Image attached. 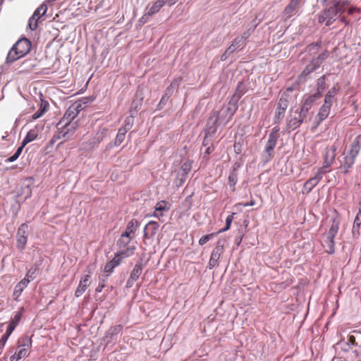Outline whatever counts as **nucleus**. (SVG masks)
Wrapping results in <instances>:
<instances>
[{
    "label": "nucleus",
    "instance_id": "nucleus-1",
    "mask_svg": "<svg viewBox=\"0 0 361 361\" xmlns=\"http://www.w3.org/2000/svg\"><path fill=\"white\" fill-rule=\"evenodd\" d=\"M348 2L341 0H333L328 6L318 15V22L325 23L326 26L331 25L337 18V15L343 13L347 8Z\"/></svg>",
    "mask_w": 361,
    "mask_h": 361
},
{
    "label": "nucleus",
    "instance_id": "nucleus-2",
    "mask_svg": "<svg viewBox=\"0 0 361 361\" xmlns=\"http://www.w3.org/2000/svg\"><path fill=\"white\" fill-rule=\"evenodd\" d=\"M341 221V214L334 211V215L330 217V226L327 233L323 235L322 245L329 254H333L335 250L334 238L337 235Z\"/></svg>",
    "mask_w": 361,
    "mask_h": 361
},
{
    "label": "nucleus",
    "instance_id": "nucleus-3",
    "mask_svg": "<svg viewBox=\"0 0 361 361\" xmlns=\"http://www.w3.org/2000/svg\"><path fill=\"white\" fill-rule=\"evenodd\" d=\"M234 113L229 107L222 108L220 111H214L207 121L206 135H214L216 132L217 125H226L232 118Z\"/></svg>",
    "mask_w": 361,
    "mask_h": 361
},
{
    "label": "nucleus",
    "instance_id": "nucleus-4",
    "mask_svg": "<svg viewBox=\"0 0 361 361\" xmlns=\"http://www.w3.org/2000/svg\"><path fill=\"white\" fill-rule=\"evenodd\" d=\"M31 42L27 38H21L16 42L8 53L6 63H13L28 54L31 49Z\"/></svg>",
    "mask_w": 361,
    "mask_h": 361
},
{
    "label": "nucleus",
    "instance_id": "nucleus-5",
    "mask_svg": "<svg viewBox=\"0 0 361 361\" xmlns=\"http://www.w3.org/2000/svg\"><path fill=\"white\" fill-rule=\"evenodd\" d=\"M294 88L288 87L282 92L274 113V123H279L284 118L289 102L293 99Z\"/></svg>",
    "mask_w": 361,
    "mask_h": 361
},
{
    "label": "nucleus",
    "instance_id": "nucleus-6",
    "mask_svg": "<svg viewBox=\"0 0 361 361\" xmlns=\"http://www.w3.org/2000/svg\"><path fill=\"white\" fill-rule=\"evenodd\" d=\"M307 115L301 109L295 111L290 109L286 119L288 128L290 130L298 128L302 123Z\"/></svg>",
    "mask_w": 361,
    "mask_h": 361
},
{
    "label": "nucleus",
    "instance_id": "nucleus-7",
    "mask_svg": "<svg viewBox=\"0 0 361 361\" xmlns=\"http://www.w3.org/2000/svg\"><path fill=\"white\" fill-rule=\"evenodd\" d=\"M56 128L58 133L54 136L52 141L54 139H63L66 140L73 137L75 132L77 124L76 123H64V125H59V123H58Z\"/></svg>",
    "mask_w": 361,
    "mask_h": 361
},
{
    "label": "nucleus",
    "instance_id": "nucleus-8",
    "mask_svg": "<svg viewBox=\"0 0 361 361\" xmlns=\"http://www.w3.org/2000/svg\"><path fill=\"white\" fill-rule=\"evenodd\" d=\"M337 148L338 147L335 144L331 146H327L325 148L324 152L323 154V164L322 166L319 168L322 169V172L324 173H326V172L329 171V170L327 169H329L334 162Z\"/></svg>",
    "mask_w": 361,
    "mask_h": 361
},
{
    "label": "nucleus",
    "instance_id": "nucleus-9",
    "mask_svg": "<svg viewBox=\"0 0 361 361\" xmlns=\"http://www.w3.org/2000/svg\"><path fill=\"white\" fill-rule=\"evenodd\" d=\"M324 173L322 172V169H318L317 173L314 176L308 179L303 185L302 187V193L308 194L310 193L312 189L319 183V182L322 179L323 175Z\"/></svg>",
    "mask_w": 361,
    "mask_h": 361
},
{
    "label": "nucleus",
    "instance_id": "nucleus-10",
    "mask_svg": "<svg viewBox=\"0 0 361 361\" xmlns=\"http://www.w3.org/2000/svg\"><path fill=\"white\" fill-rule=\"evenodd\" d=\"M277 136L275 132H271L269 135L268 141L267 142L264 154L266 161L270 160L274 156V149L276 145Z\"/></svg>",
    "mask_w": 361,
    "mask_h": 361
},
{
    "label": "nucleus",
    "instance_id": "nucleus-11",
    "mask_svg": "<svg viewBox=\"0 0 361 361\" xmlns=\"http://www.w3.org/2000/svg\"><path fill=\"white\" fill-rule=\"evenodd\" d=\"M245 45L243 38L236 37L231 42V45L227 48L225 52L221 56V60L226 59L231 54H233L237 49L243 48Z\"/></svg>",
    "mask_w": 361,
    "mask_h": 361
},
{
    "label": "nucleus",
    "instance_id": "nucleus-12",
    "mask_svg": "<svg viewBox=\"0 0 361 361\" xmlns=\"http://www.w3.org/2000/svg\"><path fill=\"white\" fill-rule=\"evenodd\" d=\"M90 279H91V273L90 271H88V274L82 276L79 281V284L75 291V296L78 298L81 296L85 291L86 290L87 288L90 284Z\"/></svg>",
    "mask_w": 361,
    "mask_h": 361
},
{
    "label": "nucleus",
    "instance_id": "nucleus-13",
    "mask_svg": "<svg viewBox=\"0 0 361 361\" xmlns=\"http://www.w3.org/2000/svg\"><path fill=\"white\" fill-rule=\"evenodd\" d=\"M159 228V224L158 222L155 221H150L148 222L144 228V238L146 239L152 238L156 235L158 229Z\"/></svg>",
    "mask_w": 361,
    "mask_h": 361
},
{
    "label": "nucleus",
    "instance_id": "nucleus-14",
    "mask_svg": "<svg viewBox=\"0 0 361 361\" xmlns=\"http://www.w3.org/2000/svg\"><path fill=\"white\" fill-rule=\"evenodd\" d=\"M142 272V266L141 264H136L130 272V276L126 283L127 288H131L134 283L139 279Z\"/></svg>",
    "mask_w": 361,
    "mask_h": 361
},
{
    "label": "nucleus",
    "instance_id": "nucleus-15",
    "mask_svg": "<svg viewBox=\"0 0 361 361\" xmlns=\"http://www.w3.org/2000/svg\"><path fill=\"white\" fill-rule=\"evenodd\" d=\"M301 0H290L288 5L285 7L283 11V16L285 18H290L296 12L298 8Z\"/></svg>",
    "mask_w": 361,
    "mask_h": 361
},
{
    "label": "nucleus",
    "instance_id": "nucleus-16",
    "mask_svg": "<svg viewBox=\"0 0 361 361\" xmlns=\"http://www.w3.org/2000/svg\"><path fill=\"white\" fill-rule=\"evenodd\" d=\"M29 345L25 343L19 345L14 355L10 357V361H19L20 359L26 357L28 355Z\"/></svg>",
    "mask_w": 361,
    "mask_h": 361
},
{
    "label": "nucleus",
    "instance_id": "nucleus-17",
    "mask_svg": "<svg viewBox=\"0 0 361 361\" xmlns=\"http://www.w3.org/2000/svg\"><path fill=\"white\" fill-rule=\"evenodd\" d=\"M170 209V204L165 200L159 201L154 207V211L151 215L152 216L157 217L160 219L163 216L161 212L169 211Z\"/></svg>",
    "mask_w": 361,
    "mask_h": 361
},
{
    "label": "nucleus",
    "instance_id": "nucleus-18",
    "mask_svg": "<svg viewBox=\"0 0 361 361\" xmlns=\"http://www.w3.org/2000/svg\"><path fill=\"white\" fill-rule=\"evenodd\" d=\"M347 343L357 347L361 351V329L358 331H353L352 334L348 336Z\"/></svg>",
    "mask_w": 361,
    "mask_h": 361
},
{
    "label": "nucleus",
    "instance_id": "nucleus-19",
    "mask_svg": "<svg viewBox=\"0 0 361 361\" xmlns=\"http://www.w3.org/2000/svg\"><path fill=\"white\" fill-rule=\"evenodd\" d=\"M357 156L349 154L344 157V160L341 164L340 169L343 170V173L347 174L355 163Z\"/></svg>",
    "mask_w": 361,
    "mask_h": 361
},
{
    "label": "nucleus",
    "instance_id": "nucleus-20",
    "mask_svg": "<svg viewBox=\"0 0 361 361\" xmlns=\"http://www.w3.org/2000/svg\"><path fill=\"white\" fill-rule=\"evenodd\" d=\"M138 226V221L135 219H133L128 223L126 228V231L122 234L123 235V236H127L128 238H133L134 234Z\"/></svg>",
    "mask_w": 361,
    "mask_h": 361
},
{
    "label": "nucleus",
    "instance_id": "nucleus-21",
    "mask_svg": "<svg viewBox=\"0 0 361 361\" xmlns=\"http://www.w3.org/2000/svg\"><path fill=\"white\" fill-rule=\"evenodd\" d=\"M322 96L320 93H315L314 94L310 95L306 97L304 100V102L301 106V109L303 112L307 114L309 109L311 108L313 103L318 99H319Z\"/></svg>",
    "mask_w": 361,
    "mask_h": 361
},
{
    "label": "nucleus",
    "instance_id": "nucleus-22",
    "mask_svg": "<svg viewBox=\"0 0 361 361\" xmlns=\"http://www.w3.org/2000/svg\"><path fill=\"white\" fill-rule=\"evenodd\" d=\"M74 106H69L65 112L63 118L59 121V125H64V123H73L72 121L77 116L78 114L75 111Z\"/></svg>",
    "mask_w": 361,
    "mask_h": 361
},
{
    "label": "nucleus",
    "instance_id": "nucleus-23",
    "mask_svg": "<svg viewBox=\"0 0 361 361\" xmlns=\"http://www.w3.org/2000/svg\"><path fill=\"white\" fill-rule=\"evenodd\" d=\"M331 108V106L323 104L319 110L317 116H316L318 124H319L329 116Z\"/></svg>",
    "mask_w": 361,
    "mask_h": 361
},
{
    "label": "nucleus",
    "instance_id": "nucleus-24",
    "mask_svg": "<svg viewBox=\"0 0 361 361\" xmlns=\"http://www.w3.org/2000/svg\"><path fill=\"white\" fill-rule=\"evenodd\" d=\"M224 243H225L224 240H219L216 242V247L214 248V250H212V254H211V256L212 257H214V258L217 259L218 260L219 259L221 255L224 252Z\"/></svg>",
    "mask_w": 361,
    "mask_h": 361
},
{
    "label": "nucleus",
    "instance_id": "nucleus-25",
    "mask_svg": "<svg viewBox=\"0 0 361 361\" xmlns=\"http://www.w3.org/2000/svg\"><path fill=\"white\" fill-rule=\"evenodd\" d=\"M361 149V134L357 135L353 140L349 154L357 156Z\"/></svg>",
    "mask_w": 361,
    "mask_h": 361
},
{
    "label": "nucleus",
    "instance_id": "nucleus-26",
    "mask_svg": "<svg viewBox=\"0 0 361 361\" xmlns=\"http://www.w3.org/2000/svg\"><path fill=\"white\" fill-rule=\"evenodd\" d=\"M121 263V257H118L116 256L114 259L109 262H107L104 267V271L107 273H111L114 271V269L118 266Z\"/></svg>",
    "mask_w": 361,
    "mask_h": 361
},
{
    "label": "nucleus",
    "instance_id": "nucleus-27",
    "mask_svg": "<svg viewBox=\"0 0 361 361\" xmlns=\"http://www.w3.org/2000/svg\"><path fill=\"white\" fill-rule=\"evenodd\" d=\"M166 4V1L158 0L153 4V5L149 8L147 14L148 16H152L153 14L159 11V10Z\"/></svg>",
    "mask_w": 361,
    "mask_h": 361
},
{
    "label": "nucleus",
    "instance_id": "nucleus-28",
    "mask_svg": "<svg viewBox=\"0 0 361 361\" xmlns=\"http://www.w3.org/2000/svg\"><path fill=\"white\" fill-rule=\"evenodd\" d=\"M135 250V246H129L127 248H126L125 250H123L118 252L115 255L118 256V257H119V258L121 257V260H122L123 258L128 257L133 255Z\"/></svg>",
    "mask_w": 361,
    "mask_h": 361
},
{
    "label": "nucleus",
    "instance_id": "nucleus-29",
    "mask_svg": "<svg viewBox=\"0 0 361 361\" xmlns=\"http://www.w3.org/2000/svg\"><path fill=\"white\" fill-rule=\"evenodd\" d=\"M247 92V87L243 82L238 83L235 91L233 95V98L239 99Z\"/></svg>",
    "mask_w": 361,
    "mask_h": 361
},
{
    "label": "nucleus",
    "instance_id": "nucleus-30",
    "mask_svg": "<svg viewBox=\"0 0 361 361\" xmlns=\"http://www.w3.org/2000/svg\"><path fill=\"white\" fill-rule=\"evenodd\" d=\"M192 161L191 160H187L185 161L181 167L180 174L188 176V173L191 171Z\"/></svg>",
    "mask_w": 361,
    "mask_h": 361
},
{
    "label": "nucleus",
    "instance_id": "nucleus-31",
    "mask_svg": "<svg viewBox=\"0 0 361 361\" xmlns=\"http://www.w3.org/2000/svg\"><path fill=\"white\" fill-rule=\"evenodd\" d=\"M238 181V173L234 169L231 171L228 176V184L231 188L234 190L235 185Z\"/></svg>",
    "mask_w": 361,
    "mask_h": 361
},
{
    "label": "nucleus",
    "instance_id": "nucleus-32",
    "mask_svg": "<svg viewBox=\"0 0 361 361\" xmlns=\"http://www.w3.org/2000/svg\"><path fill=\"white\" fill-rule=\"evenodd\" d=\"M47 11V5L42 4L36 9L32 16H34L35 17H36L37 19L39 20L41 16H44L46 13Z\"/></svg>",
    "mask_w": 361,
    "mask_h": 361
},
{
    "label": "nucleus",
    "instance_id": "nucleus-33",
    "mask_svg": "<svg viewBox=\"0 0 361 361\" xmlns=\"http://www.w3.org/2000/svg\"><path fill=\"white\" fill-rule=\"evenodd\" d=\"M25 145H23V143L22 142L21 146H20V147L17 149V150H16V152H15V154H14L13 156H11V157H8V158L6 160V162H7V163H10V162H13V161H16V159H18V157H20V155L21 154V153H22V152H23V148L25 147Z\"/></svg>",
    "mask_w": 361,
    "mask_h": 361
},
{
    "label": "nucleus",
    "instance_id": "nucleus-34",
    "mask_svg": "<svg viewBox=\"0 0 361 361\" xmlns=\"http://www.w3.org/2000/svg\"><path fill=\"white\" fill-rule=\"evenodd\" d=\"M37 137V135L35 130H30L23 140V145H26L27 143L35 140Z\"/></svg>",
    "mask_w": 361,
    "mask_h": 361
},
{
    "label": "nucleus",
    "instance_id": "nucleus-35",
    "mask_svg": "<svg viewBox=\"0 0 361 361\" xmlns=\"http://www.w3.org/2000/svg\"><path fill=\"white\" fill-rule=\"evenodd\" d=\"M131 239H133V238H128L127 236H123V235L121 234L120 238L117 241V245L119 248L125 247L129 244Z\"/></svg>",
    "mask_w": 361,
    "mask_h": 361
},
{
    "label": "nucleus",
    "instance_id": "nucleus-36",
    "mask_svg": "<svg viewBox=\"0 0 361 361\" xmlns=\"http://www.w3.org/2000/svg\"><path fill=\"white\" fill-rule=\"evenodd\" d=\"M325 89V75H322L317 80V92L322 96L323 92Z\"/></svg>",
    "mask_w": 361,
    "mask_h": 361
},
{
    "label": "nucleus",
    "instance_id": "nucleus-37",
    "mask_svg": "<svg viewBox=\"0 0 361 361\" xmlns=\"http://www.w3.org/2000/svg\"><path fill=\"white\" fill-rule=\"evenodd\" d=\"M28 226L26 224H23L18 229L16 236L27 237Z\"/></svg>",
    "mask_w": 361,
    "mask_h": 361
},
{
    "label": "nucleus",
    "instance_id": "nucleus-38",
    "mask_svg": "<svg viewBox=\"0 0 361 361\" xmlns=\"http://www.w3.org/2000/svg\"><path fill=\"white\" fill-rule=\"evenodd\" d=\"M27 241V237L17 236V247L20 250H24Z\"/></svg>",
    "mask_w": 361,
    "mask_h": 361
},
{
    "label": "nucleus",
    "instance_id": "nucleus-39",
    "mask_svg": "<svg viewBox=\"0 0 361 361\" xmlns=\"http://www.w3.org/2000/svg\"><path fill=\"white\" fill-rule=\"evenodd\" d=\"M38 271H39L38 267H31L27 272L26 277L28 278L30 280H33L36 277V276L38 273Z\"/></svg>",
    "mask_w": 361,
    "mask_h": 361
},
{
    "label": "nucleus",
    "instance_id": "nucleus-40",
    "mask_svg": "<svg viewBox=\"0 0 361 361\" xmlns=\"http://www.w3.org/2000/svg\"><path fill=\"white\" fill-rule=\"evenodd\" d=\"M233 215H234V214L233 213L231 215H229L227 216V218L226 219V226L224 228L221 229L217 233L224 232V231L230 229L231 223L233 220Z\"/></svg>",
    "mask_w": 361,
    "mask_h": 361
},
{
    "label": "nucleus",
    "instance_id": "nucleus-41",
    "mask_svg": "<svg viewBox=\"0 0 361 361\" xmlns=\"http://www.w3.org/2000/svg\"><path fill=\"white\" fill-rule=\"evenodd\" d=\"M315 70H316V68L313 66V65L311 63H310L308 65H307V66L302 71V72L300 75V77H302V76L306 77L307 75H308L309 74H310L312 72H313Z\"/></svg>",
    "mask_w": 361,
    "mask_h": 361
},
{
    "label": "nucleus",
    "instance_id": "nucleus-42",
    "mask_svg": "<svg viewBox=\"0 0 361 361\" xmlns=\"http://www.w3.org/2000/svg\"><path fill=\"white\" fill-rule=\"evenodd\" d=\"M216 233H210V234H208V235H204L202 236L200 240H199V244L200 245H204L205 243H207L210 239H212V238H214L215 236Z\"/></svg>",
    "mask_w": 361,
    "mask_h": 361
},
{
    "label": "nucleus",
    "instance_id": "nucleus-43",
    "mask_svg": "<svg viewBox=\"0 0 361 361\" xmlns=\"http://www.w3.org/2000/svg\"><path fill=\"white\" fill-rule=\"evenodd\" d=\"M22 314H23V312H17L15 316L13 317V318H12L11 321V323L14 325L16 327L18 326V324H19L20 319H21V317H22Z\"/></svg>",
    "mask_w": 361,
    "mask_h": 361
},
{
    "label": "nucleus",
    "instance_id": "nucleus-44",
    "mask_svg": "<svg viewBox=\"0 0 361 361\" xmlns=\"http://www.w3.org/2000/svg\"><path fill=\"white\" fill-rule=\"evenodd\" d=\"M37 21L38 19L36 18L34 16H32V17L29 20V27L32 30H35L37 27Z\"/></svg>",
    "mask_w": 361,
    "mask_h": 361
},
{
    "label": "nucleus",
    "instance_id": "nucleus-45",
    "mask_svg": "<svg viewBox=\"0 0 361 361\" xmlns=\"http://www.w3.org/2000/svg\"><path fill=\"white\" fill-rule=\"evenodd\" d=\"M181 81L182 78L180 77L175 78L171 83V85L167 88V92H170L171 89H173V87H178Z\"/></svg>",
    "mask_w": 361,
    "mask_h": 361
},
{
    "label": "nucleus",
    "instance_id": "nucleus-46",
    "mask_svg": "<svg viewBox=\"0 0 361 361\" xmlns=\"http://www.w3.org/2000/svg\"><path fill=\"white\" fill-rule=\"evenodd\" d=\"M49 106V104L47 101L41 99L39 109L41 110V112L45 113L48 110Z\"/></svg>",
    "mask_w": 361,
    "mask_h": 361
},
{
    "label": "nucleus",
    "instance_id": "nucleus-47",
    "mask_svg": "<svg viewBox=\"0 0 361 361\" xmlns=\"http://www.w3.org/2000/svg\"><path fill=\"white\" fill-rule=\"evenodd\" d=\"M23 290L24 289L18 284L15 286L13 290V297L15 299H17L21 295Z\"/></svg>",
    "mask_w": 361,
    "mask_h": 361
},
{
    "label": "nucleus",
    "instance_id": "nucleus-48",
    "mask_svg": "<svg viewBox=\"0 0 361 361\" xmlns=\"http://www.w3.org/2000/svg\"><path fill=\"white\" fill-rule=\"evenodd\" d=\"M218 262L219 260L214 257H212V256L210 257V259H209V263H208V269H213L214 267L217 266L218 265Z\"/></svg>",
    "mask_w": 361,
    "mask_h": 361
},
{
    "label": "nucleus",
    "instance_id": "nucleus-49",
    "mask_svg": "<svg viewBox=\"0 0 361 361\" xmlns=\"http://www.w3.org/2000/svg\"><path fill=\"white\" fill-rule=\"evenodd\" d=\"M319 45L318 43L311 44L307 47V50L309 51H313L316 53L319 51Z\"/></svg>",
    "mask_w": 361,
    "mask_h": 361
},
{
    "label": "nucleus",
    "instance_id": "nucleus-50",
    "mask_svg": "<svg viewBox=\"0 0 361 361\" xmlns=\"http://www.w3.org/2000/svg\"><path fill=\"white\" fill-rule=\"evenodd\" d=\"M125 137H126L125 135L120 134L118 133L116 135V137L115 144L118 145H121L123 142V141L124 140Z\"/></svg>",
    "mask_w": 361,
    "mask_h": 361
},
{
    "label": "nucleus",
    "instance_id": "nucleus-51",
    "mask_svg": "<svg viewBox=\"0 0 361 361\" xmlns=\"http://www.w3.org/2000/svg\"><path fill=\"white\" fill-rule=\"evenodd\" d=\"M130 123L125 124L123 126L121 127L118 129V133L126 135V133L128 132V130H130Z\"/></svg>",
    "mask_w": 361,
    "mask_h": 361
},
{
    "label": "nucleus",
    "instance_id": "nucleus-52",
    "mask_svg": "<svg viewBox=\"0 0 361 361\" xmlns=\"http://www.w3.org/2000/svg\"><path fill=\"white\" fill-rule=\"evenodd\" d=\"M15 328H16V326L10 322L8 326L6 332L4 336L8 338L10 336V335L12 334V332L14 331Z\"/></svg>",
    "mask_w": 361,
    "mask_h": 361
},
{
    "label": "nucleus",
    "instance_id": "nucleus-53",
    "mask_svg": "<svg viewBox=\"0 0 361 361\" xmlns=\"http://www.w3.org/2000/svg\"><path fill=\"white\" fill-rule=\"evenodd\" d=\"M15 328H16V326L10 322L8 326L6 332L4 336L8 338L10 336V335L12 334V332L14 331Z\"/></svg>",
    "mask_w": 361,
    "mask_h": 361
},
{
    "label": "nucleus",
    "instance_id": "nucleus-54",
    "mask_svg": "<svg viewBox=\"0 0 361 361\" xmlns=\"http://www.w3.org/2000/svg\"><path fill=\"white\" fill-rule=\"evenodd\" d=\"M334 98L331 97L330 94H326L324 104L331 106L334 102Z\"/></svg>",
    "mask_w": 361,
    "mask_h": 361
},
{
    "label": "nucleus",
    "instance_id": "nucleus-55",
    "mask_svg": "<svg viewBox=\"0 0 361 361\" xmlns=\"http://www.w3.org/2000/svg\"><path fill=\"white\" fill-rule=\"evenodd\" d=\"M30 280L25 276L23 279H22L18 283V285L20 286V287H22L24 289L25 288H26L27 286V285L30 283Z\"/></svg>",
    "mask_w": 361,
    "mask_h": 361
},
{
    "label": "nucleus",
    "instance_id": "nucleus-56",
    "mask_svg": "<svg viewBox=\"0 0 361 361\" xmlns=\"http://www.w3.org/2000/svg\"><path fill=\"white\" fill-rule=\"evenodd\" d=\"M71 106H74L75 109V111L77 112V114H78L79 112L82 109L83 106H82V104L80 103V102H75L73 104H72L71 105Z\"/></svg>",
    "mask_w": 361,
    "mask_h": 361
},
{
    "label": "nucleus",
    "instance_id": "nucleus-57",
    "mask_svg": "<svg viewBox=\"0 0 361 361\" xmlns=\"http://www.w3.org/2000/svg\"><path fill=\"white\" fill-rule=\"evenodd\" d=\"M329 57V52L326 49L324 50L322 53H321L318 56L317 58L322 61L323 62L324 60H326L327 58Z\"/></svg>",
    "mask_w": 361,
    "mask_h": 361
},
{
    "label": "nucleus",
    "instance_id": "nucleus-58",
    "mask_svg": "<svg viewBox=\"0 0 361 361\" xmlns=\"http://www.w3.org/2000/svg\"><path fill=\"white\" fill-rule=\"evenodd\" d=\"M310 63L316 69H317L322 63V62L317 57L313 59Z\"/></svg>",
    "mask_w": 361,
    "mask_h": 361
},
{
    "label": "nucleus",
    "instance_id": "nucleus-59",
    "mask_svg": "<svg viewBox=\"0 0 361 361\" xmlns=\"http://www.w3.org/2000/svg\"><path fill=\"white\" fill-rule=\"evenodd\" d=\"M187 176H184L183 174H178V183H177L178 185L180 186L182 185L185 180H186Z\"/></svg>",
    "mask_w": 361,
    "mask_h": 361
},
{
    "label": "nucleus",
    "instance_id": "nucleus-60",
    "mask_svg": "<svg viewBox=\"0 0 361 361\" xmlns=\"http://www.w3.org/2000/svg\"><path fill=\"white\" fill-rule=\"evenodd\" d=\"M105 283H106V280L102 279V281L98 285V286L96 288V289H95L96 292L101 293L102 291L103 288L105 287Z\"/></svg>",
    "mask_w": 361,
    "mask_h": 361
},
{
    "label": "nucleus",
    "instance_id": "nucleus-61",
    "mask_svg": "<svg viewBox=\"0 0 361 361\" xmlns=\"http://www.w3.org/2000/svg\"><path fill=\"white\" fill-rule=\"evenodd\" d=\"M123 329V326L121 324L116 325L112 328V334H117L120 333Z\"/></svg>",
    "mask_w": 361,
    "mask_h": 361
},
{
    "label": "nucleus",
    "instance_id": "nucleus-62",
    "mask_svg": "<svg viewBox=\"0 0 361 361\" xmlns=\"http://www.w3.org/2000/svg\"><path fill=\"white\" fill-rule=\"evenodd\" d=\"M8 338L6 336H3L0 339V351L3 349V348L5 346L6 341Z\"/></svg>",
    "mask_w": 361,
    "mask_h": 361
},
{
    "label": "nucleus",
    "instance_id": "nucleus-63",
    "mask_svg": "<svg viewBox=\"0 0 361 361\" xmlns=\"http://www.w3.org/2000/svg\"><path fill=\"white\" fill-rule=\"evenodd\" d=\"M44 113L41 112L40 109H38L34 114L32 116V118L33 120H36L39 118H40Z\"/></svg>",
    "mask_w": 361,
    "mask_h": 361
},
{
    "label": "nucleus",
    "instance_id": "nucleus-64",
    "mask_svg": "<svg viewBox=\"0 0 361 361\" xmlns=\"http://www.w3.org/2000/svg\"><path fill=\"white\" fill-rule=\"evenodd\" d=\"M337 91H338V90L336 89V87H333L328 91L326 94H330L331 97L334 98L335 95L336 94Z\"/></svg>",
    "mask_w": 361,
    "mask_h": 361
}]
</instances>
